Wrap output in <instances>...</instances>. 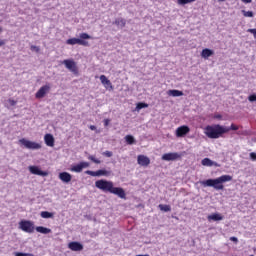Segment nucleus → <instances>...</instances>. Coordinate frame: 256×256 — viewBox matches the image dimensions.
<instances>
[{"label": "nucleus", "mask_w": 256, "mask_h": 256, "mask_svg": "<svg viewBox=\"0 0 256 256\" xmlns=\"http://www.w3.org/2000/svg\"><path fill=\"white\" fill-rule=\"evenodd\" d=\"M214 119H223V116L221 115V114H216L215 116H214Z\"/></svg>", "instance_id": "nucleus-43"}, {"label": "nucleus", "mask_w": 256, "mask_h": 256, "mask_svg": "<svg viewBox=\"0 0 256 256\" xmlns=\"http://www.w3.org/2000/svg\"><path fill=\"white\" fill-rule=\"evenodd\" d=\"M110 193H112L113 195H117L118 197H120V199H125L126 197L125 190L121 187L112 186Z\"/></svg>", "instance_id": "nucleus-13"}, {"label": "nucleus", "mask_w": 256, "mask_h": 256, "mask_svg": "<svg viewBox=\"0 0 256 256\" xmlns=\"http://www.w3.org/2000/svg\"><path fill=\"white\" fill-rule=\"evenodd\" d=\"M68 247L71 249V251H83V244L80 242H70Z\"/></svg>", "instance_id": "nucleus-19"}, {"label": "nucleus", "mask_w": 256, "mask_h": 256, "mask_svg": "<svg viewBox=\"0 0 256 256\" xmlns=\"http://www.w3.org/2000/svg\"><path fill=\"white\" fill-rule=\"evenodd\" d=\"M31 49H34V50H36L37 52H39V47H37V46H31Z\"/></svg>", "instance_id": "nucleus-46"}, {"label": "nucleus", "mask_w": 256, "mask_h": 256, "mask_svg": "<svg viewBox=\"0 0 256 256\" xmlns=\"http://www.w3.org/2000/svg\"><path fill=\"white\" fill-rule=\"evenodd\" d=\"M204 133L208 139H219V137H223V135L227 133V129H225V126H221L219 124L212 126L208 125L205 127Z\"/></svg>", "instance_id": "nucleus-2"}, {"label": "nucleus", "mask_w": 256, "mask_h": 256, "mask_svg": "<svg viewBox=\"0 0 256 256\" xmlns=\"http://www.w3.org/2000/svg\"><path fill=\"white\" fill-rule=\"evenodd\" d=\"M51 90V86L49 85H44L42 86L36 93L35 97L36 99H43L47 93Z\"/></svg>", "instance_id": "nucleus-9"}, {"label": "nucleus", "mask_w": 256, "mask_h": 256, "mask_svg": "<svg viewBox=\"0 0 256 256\" xmlns=\"http://www.w3.org/2000/svg\"><path fill=\"white\" fill-rule=\"evenodd\" d=\"M62 63L63 65H65L66 69H69L71 73H74V75H77V73H79V69L77 68V63H75L73 60L66 59Z\"/></svg>", "instance_id": "nucleus-6"}, {"label": "nucleus", "mask_w": 256, "mask_h": 256, "mask_svg": "<svg viewBox=\"0 0 256 256\" xmlns=\"http://www.w3.org/2000/svg\"><path fill=\"white\" fill-rule=\"evenodd\" d=\"M114 25H117L118 27H121V29H123V27L127 25V21L123 18H118L115 20Z\"/></svg>", "instance_id": "nucleus-25"}, {"label": "nucleus", "mask_w": 256, "mask_h": 256, "mask_svg": "<svg viewBox=\"0 0 256 256\" xmlns=\"http://www.w3.org/2000/svg\"><path fill=\"white\" fill-rule=\"evenodd\" d=\"M213 55H215V52L209 48H205L201 52V57H203V59H209V57Z\"/></svg>", "instance_id": "nucleus-20"}, {"label": "nucleus", "mask_w": 256, "mask_h": 256, "mask_svg": "<svg viewBox=\"0 0 256 256\" xmlns=\"http://www.w3.org/2000/svg\"><path fill=\"white\" fill-rule=\"evenodd\" d=\"M136 256H149V254H139V255H136Z\"/></svg>", "instance_id": "nucleus-48"}, {"label": "nucleus", "mask_w": 256, "mask_h": 256, "mask_svg": "<svg viewBox=\"0 0 256 256\" xmlns=\"http://www.w3.org/2000/svg\"><path fill=\"white\" fill-rule=\"evenodd\" d=\"M248 101H250L251 103H253V101H256V94H251V95L248 97Z\"/></svg>", "instance_id": "nucleus-38"}, {"label": "nucleus", "mask_w": 256, "mask_h": 256, "mask_svg": "<svg viewBox=\"0 0 256 256\" xmlns=\"http://www.w3.org/2000/svg\"><path fill=\"white\" fill-rule=\"evenodd\" d=\"M100 81L106 89H113V84H111V80H108L107 76L101 75Z\"/></svg>", "instance_id": "nucleus-17"}, {"label": "nucleus", "mask_w": 256, "mask_h": 256, "mask_svg": "<svg viewBox=\"0 0 256 256\" xmlns=\"http://www.w3.org/2000/svg\"><path fill=\"white\" fill-rule=\"evenodd\" d=\"M224 129H226V133H229V131H238L239 130V126L235 125V124H231L230 127H226L224 126Z\"/></svg>", "instance_id": "nucleus-30"}, {"label": "nucleus", "mask_w": 256, "mask_h": 256, "mask_svg": "<svg viewBox=\"0 0 256 256\" xmlns=\"http://www.w3.org/2000/svg\"><path fill=\"white\" fill-rule=\"evenodd\" d=\"M111 123L110 119H105L104 120V127H109V124Z\"/></svg>", "instance_id": "nucleus-40"}, {"label": "nucleus", "mask_w": 256, "mask_h": 256, "mask_svg": "<svg viewBox=\"0 0 256 256\" xmlns=\"http://www.w3.org/2000/svg\"><path fill=\"white\" fill-rule=\"evenodd\" d=\"M167 95H169V97H183V91L175 89L168 90Z\"/></svg>", "instance_id": "nucleus-21"}, {"label": "nucleus", "mask_w": 256, "mask_h": 256, "mask_svg": "<svg viewBox=\"0 0 256 256\" xmlns=\"http://www.w3.org/2000/svg\"><path fill=\"white\" fill-rule=\"evenodd\" d=\"M40 217H42V219H53L54 214H53V212L42 211V212L40 213Z\"/></svg>", "instance_id": "nucleus-24"}, {"label": "nucleus", "mask_w": 256, "mask_h": 256, "mask_svg": "<svg viewBox=\"0 0 256 256\" xmlns=\"http://www.w3.org/2000/svg\"><path fill=\"white\" fill-rule=\"evenodd\" d=\"M242 14L244 15V17H253L254 16L253 11L242 10Z\"/></svg>", "instance_id": "nucleus-33"}, {"label": "nucleus", "mask_w": 256, "mask_h": 256, "mask_svg": "<svg viewBox=\"0 0 256 256\" xmlns=\"http://www.w3.org/2000/svg\"><path fill=\"white\" fill-rule=\"evenodd\" d=\"M68 45H83V47H89L87 40H81L80 38H70L66 42Z\"/></svg>", "instance_id": "nucleus-8"}, {"label": "nucleus", "mask_w": 256, "mask_h": 256, "mask_svg": "<svg viewBox=\"0 0 256 256\" xmlns=\"http://www.w3.org/2000/svg\"><path fill=\"white\" fill-rule=\"evenodd\" d=\"M29 171L32 173V175H39L40 177H47V175H49V173L41 170L37 166H29Z\"/></svg>", "instance_id": "nucleus-11"}, {"label": "nucleus", "mask_w": 256, "mask_h": 256, "mask_svg": "<svg viewBox=\"0 0 256 256\" xmlns=\"http://www.w3.org/2000/svg\"><path fill=\"white\" fill-rule=\"evenodd\" d=\"M218 1L225 2L226 0H218Z\"/></svg>", "instance_id": "nucleus-49"}, {"label": "nucleus", "mask_w": 256, "mask_h": 256, "mask_svg": "<svg viewBox=\"0 0 256 256\" xmlns=\"http://www.w3.org/2000/svg\"><path fill=\"white\" fill-rule=\"evenodd\" d=\"M19 225L20 229L25 233H33L35 231V224L29 220H22Z\"/></svg>", "instance_id": "nucleus-5"}, {"label": "nucleus", "mask_w": 256, "mask_h": 256, "mask_svg": "<svg viewBox=\"0 0 256 256\" xmlns=\"http://www.w3.org/2000/svg\"><path fill=\"white\" fill-rule=\"evenodd\" d=\"M89 129H90L91 131H97V126L91 125V126L89 127Z\"/></svg>", "instance_id": "nucleus-44"}, {"label": "nucleus", "mask_w": 256, "mask_h": 256, "mask_svg": "<svg viewBox=\"0 0 256 256\" xmlns=\"http://www.w3.org/2000/svg\"><path fill=\"white\" fill-rule=\"evenodd\" d=\"M88 159H89L90 161H93V163H96L97 165L101 164V160L95 158V156L90 155V156L88 157Z\"/></svg>", "instance_id": "nucleus-32"}, {"label": "nucleus", "mask_w": 256, "mask_h": 256, "mask_svg": "<svg viewBox=\"0 0 256 256\" xmlns=\"http://www.w3.org/2000/svg\"><path fill=\"white\" fill-rule=\"evenodd\" d=\"M230 241H233V243H239V239L235 236L230 237Z\"/></svg>", "instance_id": "nucleus-41"}, {"label": "nucleus", "mask_w": 256, "mask_h": 256, "mask_svg": "<svg viewBox=\"0 0 256 256\" xmlns=\"http://www.w3.org/2000/svg\"><path fill=\"white\" fill-rule=\"evenodd\" d=\"M45 144L48 147H54L55 146V138L52 136V134H46L44 136Z\"/></svg>", "instance_id": "nucleus-18"}, {"label": "nucleus", "mask_w": 256, "mask_h": 256, "mask_svg": "<svg viewBox=\"0 0 256 256\" xmlns=\"http://www.w3.org/2000/svg\"><path fill=\"white\" fill-rule=\"evenodd\" d=\"M8 104L10 105V107H15V105H17V101L13 99H8Z\"/></svg>", "instance_id": "nucleus-36"}, {"label": "nucleus", "mask_w": 256, "mask_h": 256, "mask_svg": "<svg viewBox=\"0 0 256 256\" xmlns=\"http://www.w3.org/2000/svg\"><path fill=\"white\" fill-rule=\"evenodd\" d=\"M80 39L82 41H85V39H91V36L87 33H82V34H80Z\"/></svg>", "instance_id": "nucleus-34"}, {"label": "nucleus", "mask_w": 256, "mask_h": 256, "mask_svg": "<svg viewBox=\"0 0 256 256\" xmlns=\"http://www.w3.org/2000/svg\"><path fill=\"white\" fill-rule=\"evenodd\" d=\"M191 131L189 126L183 125L176 129V137H185Z\"/></svg>", "instance_id": "nucleus-12"}, {"label": "nucleus", "mask_w": 256, "mask_h": 256, "mask_svg": "<svg viewBox=\"0 0 256 256\" xmlns=\"http://www.w3.org/2000/svg\"><path fill=\"white\" fill-rule=\"evenodd\" d=\"M250 159L252 161H256V153L255 152L250 153Z\"/></svg>", "instance_id": "nucleus-39"}, {"label": "nucleus", "mask_w": 256, "mask_h": 256, "mask_svg": "<svg viewBox=\"0 0 256 256\" xmlns=\"http://www.w3.org/2000/svg\"><path fill=\"white\" fill-rule=\"evenodd\" d=\"M95 187L104 193H111V189H113V182L101 179L95 182Z\"/></svg>", "instance_id": "nucleus-3"}, {"label": "nucleus", "mask_w": 256, "mask_h": 256, "mask_svg": "<svg viewBox=\"0 0 256 256\" xmlns=\"http://www.w3.org/2000/svg\"><path fill=\"white\" fill-rule=\"evenodd\" d=\"M35 229L37 233H42V235H49L52 232L50 228L44 226H37Z\"/></svg>", "instance_id": "nucleus-22"}, {"label": "nucleus", "mask_w": 256, "mask_h": 256, "mask_svg": "<svg viewBox=\"0 0 256 256\" xmlns=\"http://www.w3.org/2000/svg\"><path fill=\"white\" fill-rule=\"evenodd\" d=\"M15 256H35L31 253L16 252Z\"/></svg>", "instance_id": "nucleus-35"}, {"label": "nucleus", "mask_w": 256, "mask_h": 256, "mask_svg": "<svg viewBox=\"0 0 256 256\" xmlns=\"http://www.w3.org/2000/svg\"><path fill=\"white\" fill-rule=\"evenodd\" d=\"M147 107H149V104H147L145 102H139L136 105V111H141V109H147Z\"/></svg>", "instance_id": "nucleus-28"}, {"label": "nucleus", "mask_w": 256, "mask_h": 256, "mask_svg": "<svg viewBox=\"0 0 256 256\" xmlns=\"http://www.w3.org/2000/svg\"><path fill=\"white\" fill-rule=\"evenodd\" d=\"M125 141H126V143H128V145H135V143H136L135 137H133V135L125 136Z\"/></svg>", "instance_id": "nucleus-27"}, {"label": "nucleus", "mask_w": 256, "mask_h": 256, "mask_svg": "<svg viewBox=\"0 0 256 256\" xmlns=\"http://www.w3.org/2000/svg\"><path fill=\"white\" fill-rule=\"evenodd\" d=\"M59 179L63 183H71V179H73V176H71L69 172H61L59 173Z\"/></svg>", "instance_id": "nucleus-16"}, {"label": "nucleus", "mask_w": 256, "mask_h": 256, "mask_svg": "<svg viewBox=\"0 0 256 256\" xmlns=\"http://www.w3.org/2000/svg\"><path fill=\"white\" fill-rule=\"evenodd\" d=\"M196 0H177L178 5H188V3H194Z\"/></svg>", "instance_id": "nucleus-31"}, {"label": "nucleus", "mask_w": 256, "mask_h": 256, "mask_svg": "<svg viewBox=\"0 0 256 256\" xmlns=\"http://www.w3.org/2000/svg\"><path fill=\"white\" fill-rule=\"evenodd\" d=\"M86 175H91V177H109V175H111V171H107V170H98V171H91V170H87Z\"/></svg>", "instance_id": "nucleus-7"}, {"label": "nucleus", "mask_w": 256, "mask_h": 256, "mask_svg": "<svg viewBox=\"0 0 256 256\" xmlns=\"http://www.w3.org/2000/svg\"><path fill=\"white\" fill-rule=\"evenodd\" d=\"M137 161H138V165H141L142 167H147L151 163V160L149 159V157L145 155H139Z\"/></svg>", "instance_id": "nucleus-15"}, {"label": "nucleus", "mask_w": 256, "mask_h": 256, "mask_svg": "<svg viewBox=\"0 0 256 256\" xmlns=\"http://www.w3.org/2000/svg\"><path fill=\"white\" fill-rule=\"evenodd\" d=\"M102 155H104V157H113V152L105 151V152L102 153Z\"/></svg>", "instance_id": "nucleus-37"}, {"label": "nucleus", "mask_w": 256, "mask_h": 256, "mask_svg": "<svg viewBox=\"0 0 256 256\" xmlns=\"http://www.w3.org/2000/svg\"><path fill=\"white\" fill-rule=\"evenodd\" d=\"M19 142L21 145H24L26 149H31L33 151L41 149V144L27 140L25 138L20 139Z\"/></svg>", "instance_id": "nucleus-4"}, {"label": "nucleus", "mask_w": 256, "mask_h": 256, "mask_svg": "<svg viewBox=\"0 0 256 256\" xmlns=\"http://www.w3.org/2000/svg\"><path fill=\"white\" fill-rule=\"evenodd\" d=\"M89 167V162H80L79 164L74 165L71 168V171H74V173H81L83 169H87Z\"/></svg>", "instance_id": "nucleus-14"}, {"label": "nucleus", "mask_w": 256, "mask_h": 256, "mask_svg": "<svg viewBox=\"0 0 256 256\" xmlns=\"http://www.w3.org/2000/svg\"><path fill=\"white\" fill-rule=\"evenodd\" d=\"M181 155L177 152L166 153L162 156V161H177Z\"/></svg>", "instance_id": "nucleus-10"}, {"label": "nucleus", "mask_w": 256, "mask_h": 256, "mask_svg": "<svg viewBox=\"0 0 256 256\" xmlns=\"http://www.w3.org/2000/svg\"><path fill=\"white\" fill-rule=\"evenodd\" d=\"M201 164L204 167H213V160H211L209 158H204V159H202Z\"/></svg>", "instance_id": "nucleus-26"}, {"label": "nucleus", "mask_w": 256, "mask_h": 256, "mask_svg": "<svg viewBox=\"0 0 256 256\" xmlns=\"http://www.w3.org/2000/svg\"><path fill=\"white\" fill-rule=\"evenodd\" d=\"M229 181H233V176L231 175H222L215 179H207L201 182L203 187H213L216 191H223L225 189L224 183H229Z\"/></svg>", "instance_id": "nucleus-1"}, {"label": "nucleus", "mask_w": 256, "mask_h": 256, "mask_svg": "<svg viewBox=\"0 0 256 256\" xmlns=\"http://www.w3.org/2000/svg\"><path fill=\"white\" fill-rule=\"evenodd\" d=\"M158 207L160 211H164V213H168V211H171V206L167 204H160Z\"/></svg>", "instance_id": "nucleus-29"}, {"label": "nucleus", "mask_w": 256, "mask_h": 256, "mask_svg": "<svg viewBox=\"0 0 256 256\" xmlns=\"http://www.w3.org/2000/svg\"><path fill=\"white\" fill-rule=\"evenodd\" d=\"M208 221H223V216L219 213L211 214L207 217Z\"/></svg>", "instance_id": "nucleus-23"}, {"label": "nucleus", "mask_w": 256, "mask_h": 256, "mask_svg": "<svg viewBox=\"0 0 256 256\" xmlns=\"http://www.w3.org/2000/svg\"><path fill=\"white\" fill-rule=\"evenodd\" d=\"M213 166H214V167H221V164H219V163L213 161Z\"/></svg>", "instance_id": "nucleus-45"}, {"label": "nucleus", "mask_w": 256, "mask_h": 256, "mask_svg": "<svg viewBox=\"0 0 256 256\" xmlns=\"http://www.w3.org/2000/svg\"><path fill=\"white\" fill-rule=\"evenodd\" d=\"M243 3H252L253 0H241Z\"/></svg>", "instance_id": "nucleus-47"}, {"label": "nucleus", "mask_w": 256, "mask_h": 256, "mask_svg": "<svg viewBox=\"0 0 256 256\" xmlns=\"http://www.w3.org/2000/svg\"><path fill=\"white\" fill-rule=\"evenodd\" d=\"M248 33H252L254 37L256 38V29H249Z\"/></svg>", "instance_id": "nucleus-42"}]
</instances>
